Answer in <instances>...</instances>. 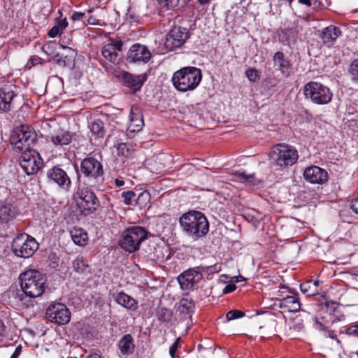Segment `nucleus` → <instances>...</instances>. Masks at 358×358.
<instances>
[{
  "instance_id": "obj_40",
  "label": "nucleus",
  "mask_w": 358,
  "mask_h": 358,
  "mask_svg": "<svg viewBox=\"0 0 358 358\" xmlns=\"http://www.w3.org/2000/svg\"><path fill=\"white\" fill-rule=\"evenodd\" d=\"M121 195L124 199L123 201H124V204L131 205L132 203V201H133L134 198L136 196V194L133 191H126V192H123Z\"/></svg>"
},
{
  "instance_id": "obj_20",
  "label": "nucleus",
  "mask_w": 358,
  "mask_h": 358,
  "mask_svg": "<svg viewBox=\"0 0 358 358\" xmlns=\"http://www.w3.org/2000/svg\"><path fill=\"white\" fill-rule=\"evenodd\" d=\"M129 124L128 129L130 132H138L144 124L143 115L138 107L132 106L129 114Z\"/></svg>"
},
{
  "instance_id": "obj_9",
  "label": "nucleus",
  "mask_w": 358,
  "mask_h": 358,
  "mask_svg": "<svg viewBox=\"0 0 358 358\" xmlns=\"http://www.w3.org/2000/svg\"><path fill=\"white\" fill-rule=\"evenodd\" d=\"M38 248V243L35 238L27 234L17 236L12 242V250L19 257L29 258Z\"/></svg>"
},
{
  "instance_id": "obj_32",
  "label": "nucleus",
  "mask_w": 358,
  "mask_h": 358,
  "mask_svg": "<svg viewBox=\"0 0 358 358\" xmlns=\"http://www.w3.org/2000/svg\"><path fill=\"white\" fill-rule=\"evenodd\" d=\"M101 53L103 57L113 64H118V53L114 52V48L108 43L102 48Z\"/></svg>"
},
{
  "instance_id": "obj_24",
  "label": "nucleus",
  "mask_w": 358,
  "mask_h": 358,
  "mask_svg": "<svg viewBox=\"0 0 358 358\" xmlns=\"http://www.w3.org/2000/svg\"><path fill=\"white\" fill-rule=\"evenodd\" d=\"M194 307V303L191 297L187 294L182 297L179 303L177 308V312L182 315L184 320H187L191 317L192 310Z\"/></svg>"
},
{
  "instance_id": "obj_50",
  "label": "nucleus",
  "mask_w": 358,
  "mask_h": 358,
  "mask_svg": "<svg viewBox=\"0 0 358 358\" xmlns=\"http://www.w3.org/2000/svg\"><path fill=\"white\" fill-rule=\"evenodd\" d=\"M236 289V286L234 284H228L223 289V294H229L232 292Z\"/></svg>"
},
{
  "instance_id": "obj_61",
  "label": "nucleus",
  "mask_w": 358,
  "mask_h": 358,
  "mask_svg": "<svg viewBox=\"0 0 358 358\" xmlns=\"http://www.w3.org/2000/svg\"><path fill=\"white\" fill-rule=\"evenodd\" d=\"M331 305H332V308H333L334 309V308H336V306L337 304H336L335 302H331Z\"/></svg>"
},
{
  "instance_id": "obj_29",
  "label": "nucleus",
  "mask_w": 358,
  "mask_h": 358,
  "mask_svg": "<svg viewBox=\"0 0 358 358\" xmlns=\"http://www.w3.org/2000/svg\"><path fill=\"white\" fill-rule=\"evenodd\" d=\"M71 236L74 243L79 246H85L87 243V234L81 228H74L71 230Z\"/></svg>"
},
{
  "instance_id": "obj_57",
  "label": "nucleus",
  "mask_w": 358,
  "mask_h": 358,
  "mask_svg": "<svg viewBox=\"0 0 358 358\" xmlns=\"http://www.w3.org/2000/svg\"><path fill=\"white\" fill-rule=\"evenodd\" d=\"M211 0H198V3L201 6L207 5L210 3Z\"/></svg>"
},
{
  "instance_id": "obj_34",
  "label": "nucleus",
  "mask_w": 358,
  "mask_h": 358,
  "mask_svg": "<svg viewBox=\"0 0 358 358\" xmlns=\"http://www.w3.org/2000/svg\"><path fill=\"white\" fill-rule=\"evenodd\" d=\"M156 315L159 321L162 322H169L172 318L173 313L171 310L165 307H158Z\"/></svg>"
},
{
  "instance_id": "obj_19",
  "label": "nucleus",
  "mask_w": 358,
  "mask_h": 358,
  "mask_svg": "<svg viewBox=\"0 0 358 358\" xmlns=\"http://www.w3.org/2000/svg\"><path fill=\"white\" fill-rule=\"evenodd\" d=\"M50 141L55 146H64L69 145L73 138V134L63 129H59L50 134Z\"/></svg>"
},
{
  "instance_id": "obj_35",
  "label": "nucleus",
  "mask_w": 358,
  "mask_h": 358,
  "mask_svg": "<svg viewBox=\"0 0 358 358\" xmlns=\"http://www.w3.org/2000/svg\"><path fill=\"white\" fill-rule=\"evenodd\" d=\"M150 194L148 191L141 192L136 199V204L141 208H146L150 201Z\"/></svg>"
},
{
  "instance_id": "obj_41",
  "label": "nucleus",
  "mask_w": 358,
  "mask_h": 358,
  "mask_svg": "<svg viewBox=\"0 0 358 358\" xmlns=\"http://www.w3.org/2000/svg\"><path fill=\"white\" fill-rule=\"evenodd\" d=\"M245 315V313L243 311L238 310H232L229 311L226 317L227 320H232L235 319H238Z\"/></svg>"
},
{
  "instance_id": "obj_60",
  "label": "nucleus",
  "mask_w": 358,
  "mask_h": 358,
  "mask_svg": "<svg viewBox=\"0 0 358 358\" xmlns=\"http://www.w3.org/2000/svg\"><path fill=\"white\" fill-rule=\"evenodd\" d=\"M87 358H101V357L98 354H92L87 357Z\"/></svg>"
},
{
  "instance_id": "obj_10",
  "label": "nucleus",
  "mask_w": 358,
  "mask_h": 358,
  "mask_svg": "<svg viewBox=\"0 0 358 358\" xmlns=\"http://www.w3.org/2000/svg\"><path fill=\"white\" fill-rule=\"evenodd\" d=\"M215 267V265L214 266H201L189 268L187 271H185L178 277V281L180 285L181 289L183 290H188L192 289L203 278V272L212 271V269Z\"/></svg>"
},
{
  "instance_id": "obj_43",
  "label": "nucleus",
  "mask_w": 358,
  "mask_h": 358,
  "mask_svg": "<svg viewBox=\"0 0 358 358\" xmlns=\"http://www.w3.org/2000/svg\"><path fill=\"white\" fill-rule=\"evenodd\" d=\"M53 62L58 65L64 67L66 66V61L59 53H56L53 55L52 59Z\"/></svg>"
},
{
  "instance_id": "obj_42",
  "label": "nucleus",
  "mask_w": 358,
  "mask_h": 358,
  "mask_svg": "<svg viewBox=\"0 0 358 358\" xmlns=\"http://www.w3.org/2000/svg\"><path fill=\"white\" fill-rule=\"evenodd\" d=\"M245 75L248 80L252 82H256L259 80V72L257 69H249L246 71Z\"/></svg>"
},
{
  "instance_id": "obj_52",
  "label": "nucleus",
  "mask_w": 358,
  "mask_h": 358,
  "mask_svg": "<svg viewBox=\"0 0 358 358\" xmlns=\"http://www.w3.org/2000/svg\"><path fill=\"white\" fill-rule=\"evenodd\" d=\"M87 22H88V24H92V25L99 24V20L93 16H90L87 19Z\"/></svg>"
},
{
  "instance_id": "obj_56",
  "label": "nucleus",
  "mask_w": 358,
  "mask_h": 358,
  "mask_svg": "<svg viewBox=\"0 0 358 358\" xmlns=\"http://www.w3.org/2000/svg\"><path fill=\"white\" fill-rule=\"evenodd\" d=\"M327 333L328 334V336L332 339H334L336 338V334H334V331H331V330H327Z\"/></svg>"
},
{
  "instance_id": "obj_22",
  "label": "nucleus",
  "mask_w": 358,
  "mask_h": 358,
  "mask_svg": "<svg viewBox=\"0 0 358 358\" xmlns=\"http://www.w3.org/2000/svg\"><path fill=\"white\" fill-rule=\"evenodd\" d=\"M278 306L284 310L295 313L300 310L301 303L297 295H292L280 299Z\"/></svg>"
},
{
  "instance_id": "obj_28",
  "label": "nucleus",
  "mask_w": 358,
  "mask_h": 358,
  "mask_svg": "<svg viewBox=\"0 0 358 358\" xmlns=\"http://www.w3.org/2000/svg\"><path fill=\"white\" fill-rule=\"evenodd\" d=\"M17 211L14 206L10 204L2 205L0 206V223H8L16 215Z\"/></svg>"
},
{
  "instance_id": "obj_49",
  "label": "nucleus",
  "mask_w": 358,
  "mask_h": 358,
  "mask_svg": "<svg viewBox=\"0 0 358 358\" xmlns=\"http://www.w3.org/2000/svg\"><path fill=\"white\" fill-rule=\"evenodd\" d=\"M85 17V15L84 13H81V12H75L72 16H71V20L73 21H76V20H83V17Z\"/></svg>"
},
{
  "instance_id": "obj_37",
  "label": "nucleus",
  "mask_w": 358,
  "mask_h": 358,
  "mask_svg": "<svg viewBox=\"0 0 358 358\" xmlns=\"http://www.w3.org/2000/svg\"><path fill=\"white\" fill-rule=\"evenodd\" d=\"M349 73L352 80L358 83V59L353 60L350 64Z\"/></svg>"
},
{
  "instance_id": "obj_6",
  "label": "nucleus",
  "mask_w": 358,
  "mask_h": 358,
  "mask_svg": "<svg viewBox=\"0 0 358 358\" xmlns=\"http://www.w3.org/2000/svg\"><path fill=\"white\" fill-rule=\"evenodd\" d=\"M299 158L297 150L292 146L286 144L275 145L270 155L271 164L282 169L294 165Z\"/></svg>"
},
{
  "instance_id": "obj_55",
  "label": "nucleus",
  "mask_w": 358,
  "mask_h": 358,
  "mask_svg": "<svg viewBox=\"0 0 358 358\" xmlns=\"http://www.w3.org/2000/svg\"><path fill=\"white\" fill-rule=\"evenodd\" d=\"M298 2L301 4H305L308 6H311V2L310 0H299Z\"/></svg>"
},
{
  "instance_id": "obj_4",
  "label": "nucleus",
  "mask_w": 358,
  "mask_h": 358,
  "mask_svg": "<svg viewBox=\"0 0 358 358\" xmlns=\"http://www.w3.org/2000/svg\"><path fill=\"white\" fill-rule=\"evenodd\" d=\"M19 280L23 293L29 298L41 296L47 287L43 275L35 269H29L22 273L19 276Z\"/></svg>"
},
{
  "instance_id": "obj_11",
  "label": "nucleus",
  "mask_w": 358,
  "mask_h": 358,
  "mask_svg": "<svg viewBox=\"0 0 358 358\" xmlns=\"http://www.w3.org/2000/svg\"><path fill=\"white\" fill-rule=\"evenodd\" d=\"M90 187L88 186L83 189L79 187L77 192L78 206L82 212H87V213L96 211L100 206L98 198Z\"/></svg>"
},
{
  "instance_id": "obj_63",
  "label": "nucleus",
  "mask_w": 358,
  "mask_h": 358,
  "mask_svg": "<svg viewBox=\"0 0 358 358\" xmlns=\"http://www.w3.org/2000/svg\"><path fill=\"white\" fill-rule=\"evenodd\" d=\"M262 327H263V326H262V325H260V326L259 327V329H262Z\"/></svg>"
},
{
  "instance_id": "obj_47",
  "label": "nucleus",
  "mask_w": 358,
  "mask_h": 358,
  "mask_svg": "<svg viewBox=\"0 0 358 358\" xmlns=\"http://www.w3.org/2000/svg\"><path fill=\"white\" fill-rule=\"evenodd\" d=\"M358 325H353L345 329V333L349 335H353L357 336Z\"/></svg>"
},
{
  "instance_id": "obj_46",
  "label": "nucleus",
  "mask_w": 358,
  "mask_h": 358,
  "mask_svg": "<svg viewBox=\"0 0 358 358\" xmlns=\"http://www.w3.org/2000/svg\"><path fill=\"white\" fill-rule=\"evenodd\" d=\"M62 31L59 30V27L57 25L54 26L48 32V36L50 38H55L58 34H59Z\"/></svg>"
},
{
  "instance_id": "obj_3",
  "label": "nucleus",
  "mask_w": 358,
  "mask_h": 358,
  "mask_svg": "<svg viewBox=\"0 0 358 358\" xmlns=\"http://www.w3.org/2000/svg\"><path fill=\"white\" fill-rule=\"evenodd\" d=\"M202 79L200 69L194 66H186L176 71L171 81L173 85L178 91L185 92L195 90Z\"/></svg>"
},
{
  "instance_id": "obj_51",
  "label": "nucleus",
  "mask_w": 358,
  "mask_h": 358,
  "mask_svg": "<svg viewBox=\"0 0 358 358\" xmlns=\"http://www.w3.org/2000/svg\"><path fill=\"white\" fill-rule=\"evenodd\" d=\"M57 27H59V30L61 31H62L64 29H65L66 28V27L68 26V22L66 21V19L64 18V19H62L61 20L59 23L57 24Z\"/></svg>"
},
{
  "instance_id": "obj_25",
  "label": "nucleus",
  "mask_w": 358,
  "mask_h": 358,
  "mask_svg": "<svg viewBox=\"0 0 358 358\" xmlns=\"http://www.w3.org/2000/svg\"><path fill=\"white\" fill-rule=\"evenodd\" d=\"M118 348L122 355L128 356L134 353L135 344L132 336L129 334L123 336L118 341Z\"/></svg>"
},
{
  "instance_id": "obj_16",
  "label": "nucleus",
  "mask_w": 358,
  "mask_h": 358,
  "mask_svg": "<svg viewBox=\"0 0 358 358\" xmlns=\"http://www.w3.org/2000/svg\"><path fill=\"white\" fill-rule=\"evenodd\" d=\"M48 178L64 189H69L71 181L66 171L59 166H55L47 172Z\"/></svg>"
},
{
  "instance_id": "obj_39",
  "label": "nucleus",
  "mask_w": 358,
  "mask_h": 358,
  "mask_svg": "<svg viewBox=\"0 0 358 358\" xmlns=\"http://www.w3.org/2000/svg\"><path fill=\"white\" fill-rule=\"evenodd\" d=\"M158 2L162 8L171 10L178 6L179 0H158Z\"/></svg>"
},
{
  "instance_id": "obj_5",
  "label": "nucleus",
  "mask_w": 358,
  "mask_h": 358,
  "mask_svg": "<svg viewBox=\"0 0 358 358\" xmlns=\"http://www.w3.org/2000/svg\"><path fill=\"white\" fill-rule=\"evenodd\" d=\"M10 141L20 152L31 150L37 141V134L31 126L22 124L13 129Z\"/></svg>"
},
{
  "instance_id": "obj_48",
  "label": "nucleus",
  "mask_w": 358,
  "mask_h": 358,
  "mask_svg": "<svg viewBox=\"0 0 358 358\" xmlns=\"http://www.w3.org/2000/svg\"><path fill=\"white\" fill-rule=\"evenodd\" d=\"M350 207L355 213L358 215V198L351 201Z\"/></svg>"
},
{
  "instance_id": "obj_44",
  "label": "nucleus",
  "mask_w": 358,
  "mask_h": 358,
  "mask_svg": "<svg viewBox=\"0 0 358 358\" xmlns=\"http://www.w3.org/2000/svg\"><path fill=\"white\" fill-rule=\"evenodd\" d=\"M180 338H178L169 348V354L172 358H174L176 351L178 350V348L180 346Z\"/></svg>"
},
{
  "instance_id": "obj_27",
  "label": "nucleus",
  "mask_w": 358,
  "mask_h": 358,
  "mask_svg": "<svg viewBox=\"0 0 358 358\" xmlns=\"http://www.w3.org/2000/svg\"><path fill=\"white\" fill-rule=\"evenodd\" d=\"M15 96L13 91L6 88L0 89V110L9 111L11 107V101Z\"/></svg>"
},
{
  "instance_id": "obj_1",
  "label": "nucleus",
  "mask_w": 358,
  "mask_h": 358,
  "mask_svg": "<svg viewBox=\"0 0 358 358\" xmlns=\"http://www.w3.org/2000/svg\"><path fill=\"white\" fill-rule=\"evenodd\" d=\"M102 157L100 154L91 155L84 158L80 166V173L78 180H83L85 185L98 188L103 182L104 171L102 165Z\"/></svg>"
},
{
  "instance_id": "obj_33",
  "label": "nucleus",
  "mask_w": 358,
  "mask_h": 358,
  "mask_svg": "<svg viewBox=\"0 0 358 358\" xmlns=\"http://www.w3.org/2000/svg\"><path fill=\"white\" fill-rule=\"evenodd\" d=\"M73 268L77 273H84L88 271L89 266L85 258L79 256L73 262Z\"/></svg>"
},
{
  "instance_id": "obj_12",
  "label": "nucleus",
  "mask_w": 358,
  "mask_h": 358,
  "mask_svg": "<svg viewBox=\"0 0 358 358\" xmlns=\"http://www.w3.org/2000/svg\"><path fill=\"white\" fill-rule=\"evenodd\" d=\"M189 37L187 28L174 27L166 36L164 45L166 51H173L182 47Z\"/></svg>"
},
{
  "instance_id": "obj_18",
  "label": "nucleus",
  "mask_w": 358,
  "mask_h": 358,
  "mask_svg": "<svg viewBox=\"0 0 358 358\" xmlns=\"http://www.w3.org/2000/svg\"><path fill=\"white\" fill-rule=\"evenodd\" d=\"M303 177L306 181L313 184H324L329 178L327 171L317 166L306 168Z\"/></svg>"
},
{
  "instance_id": "obj_14",
  "label": "nucleus",
  "mask_w": 358,
  "mask_h": 358,
  "mask_svg": "<svg viewBox=\"0 0 358 358\" xmlns=\"http://www.w3.org/2000/svg\"><path fill=\"white\" fill-rule=\"evenodd\" d=\"M45 317L51 322L63 325L69 322L71 313L64 304L54 303L46 309Z\"/></svg>"
},
{
  "instance_id": "obj_17",
  "label": "nucleus",
  "mask_w": 358,
  "mask_h": 358,
  "mask_svg": "<svg viewBox=\"0 0 358 358\" xmlns=\"http://www.w3.org/2000/svg\"><path fill=\"white\" fill-rule=\"evenodd\" d=\"M120 77L124 85L134 92L139 91L148 78L146 73L135 76L127 71H122Z\"/></svg>"
},
{
  "instance_id": "obj_26",
  "label": "nucleus",
  "mask_w": 358,
  "mask_h": 358,
  "mask_svg": "<svg viewBox=\"0 0 358 358\" xmlns=\"http://www.w3.org/2000/svg\"><path fill=\"white\" fill-rule=\"evenodd\" d=\"M273 62L275 65L278 66V69L286 77L290 74L291 64L289 60L285 58L282 52H277L273 57Z\"/></svg>"
},
{
  "instance_id": "obj_8",
  "label": "nucleus",
  "mask_w": 358,
  "mask_h": 358,
  "mask_svg": "<svg viewBox=\"0 0 358 358\" xmlns=\"http://www.w3.org/2000/svg\"><path fill=\"white\" fill-rule=\"evenodd\" d=\"M303 94L306 99L317 105L328 104L333 97V93L327 86L315 81L305 85Z\"/></svg>"
},
{
  "instance_id": "obj_62",
  "label": "nucleus",
  "mask_w": 358,
  "mask_h": 358,
  "mask_svg": "<svg viewBox=\"0 0 358 358\" xmlns=\"http://www.w3.org/2000/svg\"><path fill=\"white\" fill-rule=\"evenodd\" d=\"M45 48H46L45 45L43 46V50L44 52H47V51L45 50Z\"/></svg>"
},
{
  "instance_id": "obj_53",
  "label": "nucleus",
  "mask_w": 358,
  "mask_h": 358,
  "mask_svg": "<svg viewBox=\"0 0 358 358\" xmlns=\"http://www.w3.org/2000/svg\"><path fill=\"white\" fill-rule=\"evenodd\" d=\"M20 352H21V348L20 347L16 348L15 352H13V354L12 355L10 358H17Z\"/></svg>"
},
{
  "instance_id": "obj_2",
  "label": "nucleus",
  "mask_w": 358,
  "mask_h": 358,
  "mask_svg": "<svg viewBox=\"0 0 358 358\" xmlns=\"http://www.w3.org/2000/svg\"><path fill=\"white\" fill-rule=\"evenodd\" d=\"M179 224L183 233L197 241L209 231V223L204 214L197 210H189L179 218Z\"/></svg>"
},
{
  "instance_id": "obj_54",
  "label": "nucleus",
  "mask_w": 358,
  "mask_h": 358,
  "mask_svg": "<svg viewBox=\"0 0 358 358\" xmlns=\"http://www.w3.org/2000/svg\"><path fill=\"white\" fill-rule=\"evenodd\" d=\"M115 184L117 187H122L124 185V181L120 178H116L115 180Z\"/></svg>"
},
{
  "instance_id": "obj_31",
  "label": "nucleus",
  "mask_w": 358,
  "mask_h": 358,
  "mask_svg": "<svg viewBox=\"0 0 358 358\" xmlns=\"http://www.w3.org/2000/svg\"><path fill=\"white\" fill-rule=\"evenodd\" d=\"M89 128L92 133L97 138H103L106 134L103 122L100 119H96L92 121Z\"/></svg>"
},
{
  "instance_id": "obj_58",
  "label": "nucleus",
  "mask_w": 358,
  "mask_h": 358,
  "mask_svg": "<svg viewBox=\"0 0 358 358\" xmlns=\"http://www.w3.org/2000/svg\"><path fill=\"white\" fill-rule=\"evenodd\" d=\"M5 326L2 321L0 320V336H2L3 332L4 331Z\"/></svg>"
},
{
  "instance_id": "obj_30",
  "label": "nucleus",
  "mask_w": 358,
  "mask_h": 358,
  "mask_svg": "<svg viewBox=\"0 0 358 358\" xmlns=\"http://www.w3.org/2000/svg\"><path fill=\"white\" fill-rule=\"evenodd\" d=\"M301 291L308 296H315L319 294V282L314 280H308L300 285Z\"/></svg>"
},
{
  "instance_id": "obj_45",
  "label": "nucleus",
  "mask_w": 358,
  "mask_h": 358,
  "mask_svg": "<svg viewBox=\"0 0 358 358\" xmlns=\"http://www.w3.org/2000/svg\"><path fill=\"white\" fill-rule=\"evenodd\" d=\"M111 45L114 48V52H117V51H121L123 43L122 41H113L112 43H108Z\"/></svg>"
},
{
  "instance_id": "obj_36",
  "label": "nucleus",
  "mask_w": 358,
  "mask_h": 358,
  "mask_svg": "<svg viewBox=\"0 0 358 358\" xmlns=\"http://www.w3.org/2000/svg\"><path fill=\"white\" fill-rule=\"evenodd\" d=\"M131 146L129 144L125 143H120L117 145V151L118 155L123 156L124 157H129L132 154Z\"/></svg>"
},
{
  "instance_id": "obj_59",
  "label": "nucleus",
  "mask_w": 358,
  "mask_h": 358,
  "mask_svg": "<svg viewBox=\"0 0 358 358\" xmlns=\"http://www.w3.org/2000/svg\"><path fill=\"white\" fill-rule=\"evenodd\" d=\"M316 324H317V325H318V328H320V329L323 330V331L326 330L324 326L321 322H318L317 319H316Z\"/></svg>"
},
{
  "instance_id": "obj_21",
  "label": "nucleus",
  "mask_w": 358,
  "mask_h": 358,
  "mask_svg": "<svg viewBox=\"0 0 358 358\" xmlns=\"http://www.w3.org/2000/svg\"><path fill=\"white\" fill-rule=\"evenodd\" d=\"M341 34L340 28L330 25L321 31H319V37L323 43L331 45L337 38Z\"/></svg>"
},
{
  "instance_id": "obj_38",
  "label": "nucleus",
  "mask_w": 358,
  "mask_h": 358,
  "mask_svg": "<svg viewBox=\"0 0 358 358\" xmlns=\"http://www.w3.org/2000/svg\"><path fill=\"white\" fill-rule=\"evenodd\" d=\"M252 177V174H246L245 171H237L234 174V180L241 182L248 181Z\"/></svg>"
},
{
  "instance_id": "obj_7",
  "label": "nucleus",
  "mask_w": 358,
  "mask_h": 358,
  "mask_svg": "<svg viewBox=\"0 0 358 358\" xmlns=\"http://www.w3.org/2000/svg\"><path fill=\"white\" fill-rule=\"evenodd\" d=\"M148 234L143 227H129L122 234L119 244L126 252H134L139 249L141 243L148 238Z\"/></svg>"
},
{
  "instance_id": "obj_15",
  "label": "nucleus",
  "mask_w": 358,
  "mask_h": 358,
  "mask_svg": "<svg viewBox=\"0 0 358 358\" xmlns=\"http://www.w3.org/2000/svg\"><path fill=\"white\" fill-rule=\"evenodd\" d=\"M151 56V52L145 45L135 43L128 51L127 60L131 63H147L150 61Z\"/></svg>"
},
{
  "instance_id": "obj_23",
  "label": "nucleus",
  "mask_w": 358,
  "mask_h": 358,
  "mask_svg": "<svg viewBox=\"0 0 358 358\" xmlns=\"http://www.w3.org/2000/svg\"><path fill=\"white\" fill-rule=\"evenodd\" d=\"M115 301L128 310L135 311L138 308L137 301L123 292L117 294Z\"/></svg>"
},
{
  "instance_id": "obj_13",
  "label": "nucleus",
  "mask_w": 358,
  "mask_h": 358,
  "mask_svg": "<svg viewBox=\"0 0 358 358\" xmlns=\"http://www.w3.org/2000/svg\"><path fill=\"white\" fill-rule=\"evenodd\" d=\"M43 164L39 153L34 149L22 152L20 164L27 175L36 173Z\"/></svg>"
}]
</instances>
